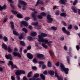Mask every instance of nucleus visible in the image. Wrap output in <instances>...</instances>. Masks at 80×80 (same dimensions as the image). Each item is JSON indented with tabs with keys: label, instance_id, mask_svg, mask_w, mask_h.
Masks as SVG:
<instances>
[{
	"label": "nucleus",
	"instance_id": "obj_19",
	"mask_svg": "<svg viewBox=\"0 0 80 80\" xmlns=\"http://www.w3.org/2000/svg\"><path fill=\"white\" fill-rule=\"evenodd\" d=\"M8 65L9 66V65H11V67H12L13 65V62L11 61H10L8 63Z\"/></svg>",
	"mask_w": 80,
	"mask_h": 80
},
{
	"label": "nucleus",
	"instance_id": "obj_62",
	"mask_svg": "<svg viewBox=\"0 0 80 80\" xmlns=\"http://www.w3.org/2000/svg\"><path fill=\"white\" fill-rule=\"evenodd\" d=\"M76 48L77 50H79V49H80V47H79V46L78 45H77Z\"/></svg>",
	"mask_w": 80,
	"mask_h": 80
},
{
	"label": "nucleus",
	"instance_id": "obj_21",
	"mask_svg": "<svg viewBox=\"0 0 80 80\" xmlns=\"http://www.w3.org/2000/svg\"><path fill=\"white\" fill-rule=\"evenodd\" d=\"M40 15H41L42 17H45L47 15V14L44 12H42L40 13Z\"/></svg>",
	"mask_w": 80,
	"mask_h": 80
},
{
	"label": "nucleus",
	"instance_id": "obj_51",
	"mask_svg": "<svg viewBox=\"0 0 80 80\" xmlns=\"http://www.w3.org/2000/svg\"><path fill=\"white\" fill-rule=\"evenodd\" d=\"M38 18L39 19H42V18L43 17L42 16V15H38Z\"/></svg>",
	"mask_w": 80,
	"mask_h": 80
},
{
	"label": "nucleus",
	"instance_id": "obj_7",
	"mask_svg": "<svg viewBox=\"0 0 80 80\" xmlns=\"http://www.w3.org/2000/svg\"><path fill=\"white\" fill-rule=\"evenodd\" d=\"M55 77H57L58 79V80H63V78H62V77H58V73H57V72L56 71H55Z\"/></svg>",
	"mask_w": 80,
	"mask_h": 80
},
{
	"label": "nucleus",
	"instance_id": "obj_35",
	"mask_svg": "<svg viewBox=\"0 0 80 80\" xmlns=\"http://www.w3.org/2000/svg\"><path fill=\"white\" fill-rule=\"evenodd\" d=\"M60 15H61V17H65L66 16V15H67V14H66V13H65L64 12H62L60 14Z\"/></svg>",
	"mask_w": 80,
	"mask_h": 80
},
{
	"label": "nucleus",
	"instance_id": "obj_44",
	"mask_svg": "<svg viewBox=\"0 0 80 80\" xmlns=\"http://www.w3.org/2000/svg\"><path fill=\"white\" fill-rule=\"evenodd\" d=\"M68 29L69 30H71L72 28V25L70 24L68 28Z\"/></svg>",
	"mask_w": 80,
	"mask_h": 80
},
{
	"label": "nucleus",
	"instance_id": "obj_58",
	"mask_svg": "<svg viewBox=\"0 0 80 80\" xmlns=\"http://www.w3.org/2000/svg\"><path fill=\"white\" fill-rule=\"evenodd\" d=\"M22 48H20L19 49V52L21 54L22 53Z\"/></svg>",
	"mask_w": 80,
	"mask_h": 80
},
{
	"label": "nucleus",
	"instance_id": "obj_9",
	"mask_svg": "<svg viewBox=\"0 0 80 80\" xmlns=\"http://www.w3.org/2000/svg\"><path fill=\"white\" fill-rule=\"evenodd\" d=\"M27 56L29 59H32L33 58V55L30 53H28Z\"/></svg>",
	"mask_w": 80,
	"mask_h": 80
},
{
	"label": "nucleus",
	"instance_id": "obj_5",
	"mask_svg": "<svg viewBox=\"0 0 80 80\" xmlns=\"http://www.w3.org/2000/svg\"><path fill=\"white\" fill-rule=\"evenodd\" d=\"M37 57L39 58V59H44L45 58V56L43 54H37Z\"/></svg>",
	"mask_w": 80,
	"mask_h": 80
},
{
	"label": "nucleus",
	"instance_id": "obj_41",
	"mask_svg": "<svg viewBox=\"0 0 80 80\" xmlns=\"http://www.w3.org/2000/svg\"><path fill=\"white\" fill-rule=\"evenodd\" d=\"M12 12L13 14H14V15H17V12L16 11L14 10H12Z\"/></svg>",
	"mask_w": 80,
	"mask_h": 80
},
{
	"label": "nucleus",
	"instance_id": "obj_29",
	"mask_svg": "<svg viewBox=\"0 0 80 80\" xmlns=\"http://www.w3.org/2000/svg\"><path fill=\"white\" fill-rule=\"evenodd\" d=\"M52 43V41H48V42L47 44H48V46H49V47H52V44H51Z\"/></svg>",
	"mask_w": 80,
	"mask_h": 80
},
{
	"label": "nucleus",
	"instance_id": "obj_26",
	"mask_svg": "<svg viewBox=\"0 0 80 80\" xmlns=\"http://www.w3.org/2000/svg\"><path fill=\"white\" fill-rule=\"evenodd\" d=\"M40 76L42 79L43 80H45V75H43V74H41Z\"/></svg>",
	"mask_w": 80,
	"mask_h": 80
},
{
	"label": "nucleus",
	"instance_id": "obj_54",
	"mask_svg": "<svg viewBox=\"0 0 80 80\" xmlns=\"http://www.w3.org/2000/svg\"><path fill=\"white\" fill-rule=\"evenodd\" d=\"M25 74V71H22L21 70V74Z\"/></svg>",
	"mask_w": 80,
	"mask_h": 80
},
{
	"label": "nucleus",
	"instance_id": "obj_61",
	"mask_svg": "<svg viewBox=\"0 0 80 80\" xmlns=\"http://www.w3.org/2000/svg\"><path fill=\"white\" fill-rule=\"evenodd\" d=\"M11 78L12 80H15V77L13 76H11Z\"/></svg>",
	"mask_w": 80,
	"mask_h": 80
},
{
	"label": "nucleus",
	"instance_id": "obj_46",
	"mask_svg": "<svg viewBox=\"0 0 80 80\" xmlns=\"http://www.w3.org/2000/svg\"><path fill=\"white\" fill-rule=\"evenodd\" d=\"M33 63H37V58H34L33 59Z\"/></svg>",
	"mask_w": 80,
	"mask_h": 80
},
{
	"label": "nucleus",
	"instance_id": "obj_36",
	"mask_svg": "<svg viewBox=\"0 0 80 80\" xmlns=\"http://www.w3.org/2000/svg\"><path fill=\"white\" fill-rule=\"evenodd\" d=\"M61 22H62V24L63 25H64V26H66V27L67 26V23H66V22L64 21H62Z\"/></svg>",
	"mask_w": 80,
	"mask_h": 80
},
{
	"label": "nucleus",
	"instance_id": "obj_23",
	"mask_svg": "<svg viewBox=\"0 0 80 80\" xmlns=\"http://www.w3.org/2000/svg\"><path fill=\"white\" fill-rule=\"evenodd\" d=\"M71 9L74 12V13H77V9H76L75 8L73 7H72L71 8Z\"/></svg>",
	"mask_w": 80,
	"mask_h": 80
},
{
	"label": "nucleus",
	"instance_id": "obj_55",
	"mask_svg": "<svg viewBox=\"0 0 80 80\" xmlns=\"http://www.w3.org/2000/svg\"><path fill=\"white\" fill-rule=\"evenodd\" d=\"M2 9L4 10L7 8V6H6V5H4L2 7Z\"/></svg>",
	"mask_w": 80,
	"mask_h": 80
},
{
	"label": "nucleus",
	"instance_id": "obj_59",
	"mask_svg": "<svg viewBox=\"0 0 80 80\" xmlns=\"http://www.w3.org/2000/svg\"><path fill=\"white\" fill-rule=\"evenodd\" d=\"M64 49L65 50H68V48H67V46H65L64 47Z\"/></svg>",
	"mask_w": 80,
	"mask_h": 80
},
{
	"label": "nucleus",
	"instance_id": "obj_20",
	"mask_svg": "<svg viewBox=\"0 0 80 80\" xmlns=\"http://www.w3.org/2000/svg\"><path fill=\"white\" fill-rule=\"evenodd\" d=\"M42 46L43 48H45L46 49L48 48V46L46 45V44L44 43H42Z\"/></svg>",
	"mask_w": 80,
	"mask_h": 80
},
{
	"label": "nucleus",
	"instance_id": "obj_34",
	"mask_svg": "<svg viewBox=\"0 0 80 80\" xmlns=\"http://www.w3.org/2000/svg\"><path fill=\"white\" fill-rule=\"evenodd\" d=\"M77 3H78V0H75L74 2L73 3V5H74V6L76 5Z\"/></svg>",
	"mask_w": 80,
	"mask_h": 80
},
{
	"label": "nucleus",
	"instance_id": "obj_17",
	"mask_svg": "<svg viewBox=\"0 0 80 80\" xmlns=\"http://www.w3.org/2000/svg\"><path fill=\"white\" fill-rule=\"evenodd\" d=\"M40 36H41V37H42L43 38V37H47V34L42 32L41 33V35Z\"/></svg>",
	"mask_w": 80,
	"mask_h": 80
},
{
	"label": "nucleus",
	"instance_id": "obj_14",
	"mask_svg": "<svg viewBox=\"0 0 80 80\" xmlns=\"http://www.w3.org/2000/svg\"><path fill=\"white\" fill-rule=\"evenodd\" d=\"M15 73L16 75H21V70H17V71L15 72Z\"/></svg>",
	"mask_w": 80,
	"mask_h": 80
},
{
	"label": "nucleus",
	"instance_id": "obj_56",
	"mask_svg": "<svg viewBox=\"0 0 80 80\" xmlns=\"http://www.w3.org/2000/svg\"><path fill=\"white\" fill-rule=\"evenodd\" d=\"M25 20L28 21V20H30V18L29 17H26L25 18Z\"/></svg>",
	"mask_w": 80,
	"mask_h": 80
},
{
	"label": "nucleus",
	"instance_id": "obj_15",
	"mask_svg": "<svg viewBox=\"0 0 80 80\" xmlns=\"http://www.w3.org/2000/svg\"><path fill=\"white\" fill-rule=\"evenodd\" d=\"M39 77V74L38 73L35 74L33 77L34 80H36V78H38Z\"/></svg>",
	"mask_w": 80,
	"mask_h": 80
},
{
	"label": "nucleus",
	"instance_id": "obj_33",
	"mask_svg": "<svg viewBox=\"0 0 80 80\" xmlns=\"http://www.w3.org/2000/svg\"><path fill=\"white\" fill-rule=\"evenodd\" d=\"M32 71H31L28 72V77L30 78V76H31L32 75Z\"/></svg>",
	"mask_w": 80,
	"mask_h": 80
},
{
	"label": "nucleus",
	"instance_id": "obj_39",
	"mask_svg": "<svg viewBox=\"0 0 80 80\" xmlns=\"http://www.w3.org/2000/svg\"><path fill=\"white\" fill-rule=\"evenodd\" d=\"M3 39L4 41L5 42H7L8 41V38L6 36L4 37Z\"/></svg>",
	"mask_w": 80,
	"mask_h": 80
},
{
	"label": "nucleus",
	"instance_id": "obj_24",
	"mask_svg": "<svg viewBox=\"0 0 80 80\" xmlns=\"http://www.w3.org/2000/svg\"><path fill=\"white\" fill-rule=\"evenodd\" d=\"M54 72L53 71H49L48 72V74L51 75H54Z\"/></svg>",
	"mask_w": 80,
	"mask_h": 80
},
{
	"label": "nucleus",
	"instance_id": "obj_52",
	"mask_svg": "<svg viewBox=\"0 0 80 80\" xmlns=\"http://www.w3.org/2000/svg\"><path fill=\"white\" fill-rule=\"evenodd\" d=\"M10 6L11 7L12 9H15V8L14 7V6H13V5L12 3L10 4Z\"/></svg>",
	"mask_w": 80,
	"mask_h": 80
},
{
	"label": "nucleus",
	"instance_id": "obj_45",
	"mask_svg": "<svg viewBox=\"0 0 80 80\" xmlns=\"http://www.w3.org/2000/svg\"><path fill=\"white\" fill-rule=\"evenodd\" d=\"M62 30L64 33H65L67 31V30H66V28H65L64 27L62 28Z\"/></svg>",
	"mask_w": 80,
	"mask_h": 80
},
{
	"label": "nucleus",
	"instance_id": "obj_38",
	"mask_svg": "<svg viewBox=\"0 0 80 80\" xmlns=\"http://www.w3.org/2000/svg\"><path fill=\"white\" fill-rule=\"evenodd\" d=\"M49 53L51 56H53L54 55V53L51 51H49Z\"/></svg>",
	"mask_w": 80,
	"mask_h": 80
},
{
	"label": "nucleus",
	"instance_id": "obj_47",
	"mask_svg": "<svg viewBox=\"0 0 80 80\" xmlns=\"http://www.w3.org/2000/svg\"><path fill=\"white\" fill-rule=\"evenodd\" d=\"M51 28H52L53 30H56L57 29V28L54 26L51 27Z\"/></svg>",
	"mask_w": 80,
	"mask_h": 80
},
{
	"label": "nucleus",
	"instance_id": "obj_25",
	"mask_svg": "<svg viewBox=\"0 0 80 80\" xmlns=\"http://www.w3.org/2000/svg\"><path fill=\"white\" fill-rule=\"evenodd\" d=\"M40 76L42 79L43 80H45V75H43V74H41Z\"/></svg>",
	"mask_w": 80,
	"mask_h": 80
},
{
	"label": "nucleus",
	"instance_id": "obj_64",
	"mask_svg": "<svg viewBox=\"0 0 80 80\" xmlns=\"http://www.w3.org/2000/svg\"><path fill=\"white\" fill-rule=\"evenodd\" d=\"M17 79V80H20V76H17L16 77Z\"/></svg>",
	"mask_w": 80,
	"mask_h": 80
},
{
	"label": "nucleus",
	"instance_id": "obj_18",
	"mask_svg": "<svg viewBox=\"0 0 80 80\" xmlns=\"http://www.w3.org/2000/svg\"><path fill=\"white\" fill-rule=\"evenodd\" d=\"M38 24V22H32L31 23V25H34V26H37Z\"/></svg>",
	"mask_w": 80,
	"mask_h": 80
},
{
	"label": "nucleus",
	"instance_id": "obj_40",
	"mask_svg": "<svg viewBox=\"0 0 80 80\" xmlns=\"http://www.w3.org/2000/svg\"><path fill=\"white\" fill-rule=\"evenodd\" d=\"M22 31H24L25 33H27L28 31H27V29H26V28H22Z\"/></svg>",
	"mask_w": 80,
	"mask_h": 80
},
{
	"label": "nucleus",
	"instance_id": "obj_57",
	"mask_svg": "<svg viewBox=\"0 0 80 80\" xmlns=\"http://www.w3.org/2000/svg\"><path fill=\"white\" fill-rule=\"evenodd\" d=\"M55 65H56V66L58 67V66L60 65V62H58L57 63H56L55 64Z\"/></svg>",
	"mask_w": 80,
	"mask_h": 80
},
{
	"label": "nucleus",
	"instance_id": "obj_13",
	"mask_svg": "<svg viewBox=\"0 0 80 80\" xmlns=\"http://www.w3.org/2000/svg\"><path fill=\"white\" fill-rule=\"evenodd\" d=\"M2 48H4L5 50H7L8 49V48L7 47V45L3 43L2 45Z\"/></svg>",
	"mask_w": 80,
	"mask_h": 80
},
{
	"label": "nucleus",
	"instance_id": "obj_63",
	"mask_svg": "<svg viewBox=\"0 0 80 80\" xmlns=\"http://www.w3.org/2000/svg\"><path fill=\"white\" fill-rule=\"evenodd\" d=\"M27 50H30L31 49V46H29L27 47Z\"/></svg>",
	"mask_w": 80,
	"mask_h": 80
},
{
	"label": "nucleus",
	"instance_id": "obj_2",
	"mask_svg": "<svg viewBox=\"0 0 80 80\" xmlns=\"http://www.w3.org/2000/svg\"><path fill=\"white\" fill-rule=\"evenodd\" d=\"M61 68V70L62 72L63 71H65V73L66 74H68V68H65L64 65L62 63H60Z\"/></svg>",
	"mask_w": 80,
	"mask_h": 80
},
{
	"label": "nucleus",
	"instance_id": "obj_49",
	"mask_svg": "<svg viewBox=\"0 0 80 80\" xmlns=\"http://www.w3.org/2000/svg\"><path fill=\"white\" fill-rule=\"evenodd\" d=\"M17 68L18 67L16 65H13L11 67V69H13V68Z\"/></svg>",
	"mask_w": 80,
	"mask_h": 80
},
{
	"label": "nucleus",
	"instance_id": "obj_28",
	"mask_svg": "<svg viewBox=\"0 0 80 80\" xmlns=\"http://www.w3.org/2000/svg\"><path fill=\"white\" fill-rule=\"evenodd\" d=\"M13 33L14 34V35H16L17 36L18 35H19L18 33L14 30L13 31Z\"/></svg>",
	"mask_w": 80,
	"mask_h": 80
},
{
	"label": "nucleus",
	"instance_id": "obj_37",
	"mask_svg": "<svg viewBox=\"0 0 80 80\" xmlns=\"http://www.w3.org/2000/svg\"><path fill=\"white\" fill-rule=\"evenodd\" d=\"M8 52H9V53H11V52H12V49H11V48H10V47H8Z\"/></svg>",
	"mask_w": 80,
	"mask_h": 80
},
{
	"label": "nucleus",
	"instance_id": "obj_1",
	"mask_svg": "<svg viewBox=\"0 0 80 80\" xmlns=\"http://www.w3.org/2000/svg\"><path fill=\"white\" fill-rule=\"evenodd\" d=\"M38 40L39 41V42H42V43L44 42L45 44H47L48 42V39H44L42 37H41V36L40 35H38Z\"/></svg>",
	"mask_w": 80,
	"mask_h": 80
},
{
	"label": "nucleus",
	"instance_id": "obj_8",
	"mask_svg": "<svg viewBox=\"0 0 80 80\" xmlns=\"http://www.w3.org/2000/svg\"><path fill=\"white\" fill-rule=\"evenodd\" d=\"M5 57L8 60V59H10V60H12V55L11 54H9L8 55H6Z\"/></svg>",
	"mask_w": 80,
	"mask_h": 80
},
{
	"label": "nucleus",
	"instance_id": "obj_6",
	"mask_svg": "<svg viewBox=\"0 0 80 80\" xmlns=\"http://www.w3.org/2000/svg\"><path fill=\"white\" fill-rule=\"evenodd\" d=\"M13 54L14 57H17V56H18V57H20V58H21V57H22V56H21V55H20V53H17L16 52H13Z\"/></svg>",
	"mask_w": 80,
	"mask_h": 80
},
{
	"label": "nucleus",
	"instance_id": "obj_3",
	"mask_svg": "<svg viewBox=\"0 0 80 80\" xmlns=\"http://www.w3.org/2000/svg\"><path fill=\"white\" fill-rule=\"evenodd\" d=\"M47 22L48 23H52V21H53V18H52L51 17V15L48 14L47 15Z\"/></svg>",
	"mask_w": 80,
	"mask_h": 80
},
{
	"label": "nucleus",
	"instance_id": "obj_16",
	"mask_svg": "<svg viewBox=\"0 0 80 80\" xmlns=\"http://www.w3.org/2000/svg\"><path fill=\"white\" fill-rule=\"evenodd\" d=\"M18 2L20 4H23L24 5H27V3L23 1L19 0L18 1Z\"/></svg>",
	"mask_w": 80,
	"mask_h": 80
},
{
	"label": "nucleus",
	"instance_id": "obj_12",
	"mask_svg": "<svg viewBox=\"0 0 80 80\" xmlns=\"http://www.w3.org/2000/svg\"><path fill=\"white\" fill-rule=\"evenodd\" d=\"M66 2H67V0H60V1H59V3L63 4V5L65 4Z\"/></svg>",
	"mask_w": 80,
	"mask_h": 80
},
{
	"label": "nucleus",
	"instance_id": "obj_42",
	"mask_svg": "<svg viewBox=\"0 0 80 80\" xmlns=\"http://www.w3.org/2000/svg\"><path fill=\"white\" fill-rule=\"evenodd\" d=\"M66 58L67 59L68 63H70V58L68 56H67L66 57Z\"/></svg>",
	"mask_w": 80,
	"mask_h": 80
},
{
	"label": "nucleus",
	"instance_id": "obj_50",
	"mask_svg": "<svg viewBox=\"0 0 80 80\" xmlns=\"http://www.w3.org/2000/svg\"><path fill=\"white\" fill-rule=\"evenodd\" d=\"M27 38L28 40H31L32 39V37L31 36H28L27 37Z\"/></svg>",
	"mask_w": 80,
	"mask_h": 80
},
{
	"label": "nucleus",
	"instance_id": "obj_27",
	"mask_svg": "<svg viewBox=\"0 0 80 80\" xmlns=\"http://www.w3.org/2000/svg\"><path fill=\"white\" fill-rule=\"evenodd\" d=\"M20 43L21 45H22V46H25V43L22 41H20Z\"/></svg>",
	"mask_w": 80,
	"mask_h": 80
},
{
	"label": "nucleus",
	"instance_id": "obj_32",
	"mask_svg": "<svg viewBox=\"0 0 80 80\" xmlns=\"http://www.w3.org/2000/svg\"><path fill=\"white\" fill-rule=\"evenodd\" d=\"M10 24L11 25V27L12 29H14V24H13V22H10Z\"/></svg>",
	"mask_w": 80,
	"mask_h": 80
},
{
	"label": "nucleus",
	"instance_id": "obj_53",
	"mask_svg": "<svg viewBox=\"0 0 80 80\" xmlns=\"http://www.w3.org/2000/svg\"><path fill=\"white\" fill-rule=\"evenodd\" d=\"M65 33H66L68 35H70V33L69 32V31H67L66 32H65Z\"/></svg>",
	"mask_w": 80,
	"mask_h": 80
},
{
	"label": "nucleus",
	"instance_id": "obj_10",
	"mask_svg": "<svg viewBox=\"0 0 80 80\" xmlns=\"http://www.w3.org/2000/svg\"><path fill=\"white\" fill-rule=\"evenodd\" d=\"M43 3L44 2L43 1H41L40 0H39L37 2L36 4L35 5V7L38 6V4H41V5H42V4H43Z\"/></svg>",
	"mask_w": 80,
	"mask_h": 80
},
{
	"label": "nucleus",
	"instance_id": "obj_30",
	"mask_svg": "<svg viewBox=\"0 0 80 80\" xmlns=\"http://www.w3.org/2000/svg\"><path fill=\"white\" fill-rule=\"evenodd\" d=\"M48 67H52V63H51V62L49 61L48 62Z\"/></svg>",
	"mask_w": 80,
	"mask_h": 80
},
{
	"label": "nucleus",
	"instance_id": "obj_48",
	"mask_svg": "<svg viewBox=\"0 0 80 80\" xmlns=\"http://www.w3.org/2000/svg\"><path fill=\"white\" fill-rule=\"evenodd\" d=\"M74 29H75V30H78V26L76 25L74 26Z\"/></svg>",
	"mask_w": 80,
	"mask_h": 80
},
{
	"label": "nucleus",
	"instance_id": "obj_60",
	"mask_svg": "<svg viewBox=\"0 0 80 80\" xmlns=\"http://www.w3.org/2000/svg\"><path fill=\"white\" fill-rule=\"evenodd\" d=\"M14 50L15 52H18V48H15Z\"/></svg>",
	"mask_w": 80,
	"mask_h": 80
},
{
	"label": "nucleus",
	"instance_id": "obj_43",
	"mask_svg": "<svg viewBox=\"0 0 80 80\" xmlns=\"http://www.w3.org/2000/svg\"><path fill=\"white\" fill-rule=\"evenodd\" d=\"M23 34H21V35L19 36V38L20 40H22L23 38Z\"/></svg>",
	"mask_w": 80,
	"mask_h": 80
},
{
	"label": "nucleus",
	"instance_id": "obj_4",
	"mask_svg": "<svg viewBox=\"0 0 80 80\" xmlns=\"http://www.w3.org/2000/svg\"><path fill=\"white\" fill-rule=\"evenodd\" d=\"M35 13H37V11H34V12H32L31 14L32 17L33 18L34 21L37 20V15H35Z\"/></svg>",
	"mask_w": 80,
	"mask_h": 80
},
{
	"label": "nucleus",
	"instance_id": "obj_22",
	"mask_svg": "<svg viewBox=\"0 0 80 80\" xmlns=\"http://www.w3.org/2000/svg\"><path fill=\"white\" fill-rule=\"evenodd\" d=\"M37 35V32H34L31 33V35L32 37H35V36H36Z\"/></svg>",
	"mask_w": 80,
	"mask_h": 80
},
{
	"label": "nucleus",
	"instance_id": "obj_31",
	"mask_svg": "<svg viewBox=\"0 0 80 80\" xmlns=\"http://www.w3.org/2000/svg\"><path fill=\"white\" fill-rule=\"evenodd\" d=\"M17 17H18V18H22V15L20 14H17Z\"/></svg>",
	"mask_w": 80,
	"mask_h": 80
},
{
	"label": "nucleus",
	"instance_id": "obj_11",
	"mask_svg": "<svg viewBox=\"0 0 80 80\" xmlns=\"http://www.w3.org/2000/svg\"><path fill=\"white\" fill-rule=\"evenodd\" d=\"M21 23L26 27L28 26V22L25 21H22L21 22Z\"/></svg>",
	"mask_w": 80,
	"mask_h": 80
}]
</instances>
